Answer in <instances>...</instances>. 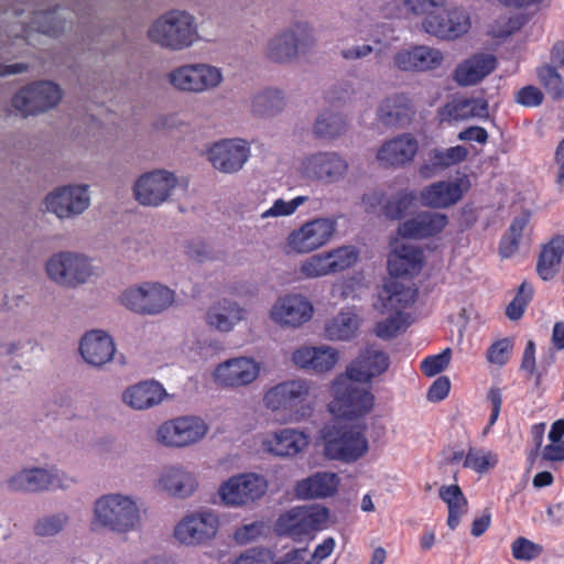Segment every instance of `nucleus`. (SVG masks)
I'll return each mask as SVG.
<instances>
[{
  "label": "nucleus",
  "instance_id": "1",
  "mask_svg": "<svg viewBox=\"0 0 564 564\" xmlns=\"http://www.w3.org/2000/svg\"><path fill=\"white\" fill-rule=\"evenodd\" d=\"M141 521L140 509L130 496L107 494L99 497L93 507L91 531L107 529L115 533L134 531Z\"/></svg>",
  "mask_w": 564,
  "mask_h": 564
},
{
  "label": "nucleus",
  "instance_id": "2",
  "mask_svg": "<svg viewBox=\"0 0 564 564\" xmlns=\"http://www.w3.org/2000/svg\"><path fill=\"white\" fill-rule=\"evenodd\" d=\"M324 455L329 459L354 463L368 451V441L360 429L347 424H329L322 431Z\"/></svg>",
  "mask_w": 564,
  "mask_h": 564
},
{
  "label": "nucleus",
  "instance_id": "3",
  "mask_svg": "<svg viewBox=\"0 0 564 564\" xmlns=\"http://www.w3.org/2000/svg\"><path fill=\"white\" fill-rule=\"evenodd\" d=\"M148 34L152 42L172 50L188 47L197 39L194 18L178 10L170 11L158 19Z\"/></svg>",
  "mask_w": 564,
  "mask_h": 564
},
{
  "label": "nucleus",
  "instance_id": "4",
  "mask_svg": "<svg viewBox=\"0 0 564 564\" xmlns=\"http://www.w3.org/2000/svg\"><path fill=\"white\" fill-rule=\"evenodd\" d=\"M348 375L335 379L332 386L334 400L329 403L330 412L346 417L356 419L369 413L373 408L375 397L366 388L358 386Z\"/></svg>",
  "mask_w": 564,
  "mask_h": 564
},
{
  "label": "nucleus",
  "instance_id": "5",
  "mask_svg": "<svg viewBox=\"0 0 564 564\" xmlns=\"http://www.w3.org/2000/svg\"><path fill=\"white\" fill-rule=\"evenodd\" d=\"M310 384L306 380H289L272 387L264 394L263 402L272 411L290 412L291 421H300L312 413L307 402Z\"/></svg>",
  "mask_w": 564,
  "mask_h": 564
},
{
  "label": "nucleus",
  "instance_id": "6",
  "mask_svg": "<svg viewBox=\"0 0 564 564\" xmlns=\"http://www.w3.org/2000/svg\"><path fill=\"white\" fill-rule=\"evenodd\" d=\"M327 519L328 510L324 507H293L279 516L275 532L301 542L321 530Z\"/></svg>",
  "mask_w": 564,
  "mask_h": 564
},
{
  "label": "nucleus",
  "instance_id": "7",
  "mask_svg": "<svg viewBox=\"0 0 564 564\" xmlns=\"http://www.w3.org/2000/svg\"><path fill=\"white\" fill-rule=\"evenodd\" d=\"M121 304L141 315H158L174 302V292L159 283H144L127 289L120 296Z\"/></svg>",
  "mask_w": 564,
  "mask_h": 564
},
{
  "label": "nucleus",
  "instance_id": "8",
  "mask_svg": "<svg viewBox=\"0 0 564 564\" xmlns=\"http://www.w3.org/2000/svg\"><path fill=\"white\" fill-rule=\"evenodd\" d=\"M422 30L438 40L454 41L471 28L470 14L463 6L445 4L435 15L421 22Z\"/></svg>",
  "mask_w": 564,
  "mask_h": 564
},
{
  "label": "nucleus",
  "instance_id": "9",
  "mask_svg": "<svg viewBox=\"0 0 564 564\" xmlns=\"http://www.w3.org/2000/svg\"><path fill=\"white\" fill-rule=\"evenodd\" d=\"M314 46L311 31L301 24L275 34L267 44V57L279 64L289 63L300 54H306Z\"/></svg>",
  "mask_w": 564,
  "mask_h": 564
},
{
  "label": "nucleus",
  "instance_id": "10",
  "mask_svg": "<svg viewBox=\"0 0 564 564\" xmlns=\"http://www.w3.org/2000/svg\"><path fill=\"white\" fill-rule=\"evenodd\" d=\"M358 257L359 252L355 247L343 246L308 257L302 261L299 272L305 279L326 276L352 267Z\"/></svg>",
  "mask_w": 564,
  "mask_h": 564
},
{
  "label": "nucleus",
  "instance_id": "11",
  "mask_svg": "<svg viewBox=\"0 0 564 564\" xmlns=\"http://www.w3.org/2000/svg\"><path fill=\"white\" fill-rule=\"evenodd\" d=\"M62 98L58 85L43 80L20 89L12 98V106L24 117L44 112L55 107Z\"/></svg>",
  "mask_w": 564,
  "mask_h": 564
},
{
  "label": "nucleus",
  "instance_id": "12",
  "mask_svg": "<svg viewBox=\"0 0 564 564\" xmlns=\"http://www.w3.org/2000/svg\"><path fill=\"white\" fill-rule=\"evenodd\" d=\"M48 278L64 286L85 283L91 274L88 260L77 253L62 251L53 254L46 262Z\"/></svg>",
  "mask_w": 564,
  "mask_h": 564
},
{
  "label": "nucleus",
  "instance_id": "13",
  "mask_svg": "<svg viewBox=\"0 0 564 564\" xmlns=\"http://www.w3.org/2000/svg\"><path fill=\"white\" fill-rule=\"evenodd\" d=\"M221 80V72L208 64H187L169 74L170 84L182 91L202 93L216 88Z\"/></svg>",
  "mask_w": 564,
  "mask_h": 564
},
{
  "label": "nucleus",
  "instance_id": "14",
  "mask_svg": "<svg viewBox=\"0 0 564 564\" xmlns=\"http://www.w3.org/2000/svg\"><path fill=\"white\" fill-rule=\"evenodd\" d=\"M337 224L330 218L306 221L288 236V246L296 253H310L326 246L336 231Z\"/></svg>",
  "mask_w": 564,
  "mask_h": 564
},
{
  "label": "nucleus",
  "instance_id": "15",
  "mask_svg": "<svg viewBox=\"0 0 564 564\" xmlns=\"http://www.w3.org/2000/svg\"><path fill=\"white\" fill-rule=\"evenodd\" d=\"M177 185V177L166 170L142 174L133 186L135 199L143 206L158 207L166 202Z\"/></svg>",
  "mask_w": 564,
  "mask_h": 564
},
{
  "label": "nucleus",
  "instance_id": "16",
  "mask_svg": "<svg viewBox=\"0 0 564 564\" xmlns=\"http://www.w3.org/2000/svg\"><path fill=\"white\" fill-rule=\"evenodd\" d=\"M268 489L267 480L253 473L230 477L218 490L226 506H243L261 498Z\"/></svg>",
  "mask_w": 564,
  "mask_h": 564
},
{
  "label": "nucleus",
  "instance_id": "17",
  "mask_svg": "<svg viewBox=\"0 0 564 564\" xmlns=\"http://www.w3.org/2000/svg\"><path fill=\"white\" fill-rule=\"evenodd\" d=\"M208 431L205 422L196 416H181L163 423L158 440L171 447H183L202 440Z\"/></svg>",
  "mask_w": 564,
  "mask_h": 564
},
{
  "label": "nucleus",
  "instance_id": "18",
  "mask_svg": "<svg viewBox=\"0 0 564 564\" xmlns=\"http://www.w3.org/2000/svg\"><path fill=\"white\" fill-rule=\"evenodd\" d=\"M250 156V147L243 139H224L208 150V160L219 172L240 171Z\"/></svg>",
  "mask_w": 564,
  "mask_h": 564
},
{
  "label": "nucleus",
  "instance_id": "19",
  "mask_svg": "<svg viewBox=\"0 0 564 564\" xmlns=\"http://www.w3.org/2000/svg\"><path fill=\"white\" fill-rule=\"evenodd\" d=\"M219 521L212 511L193 513L181 520L174 530L176 540L186 545H197L213 539Z\"/></svg>",
  "mask_w": 564,
  "mask_h": 564
},
{
  "label": "nucleus",
  "instance_id": "20",
  "mask_svg": "<svg viewBox=\"0 0 564 564\" xmlns=\"http://www.w3.org/2000/svg\"><path fill=\"white\" fill-rule=\"evenodd\" d=\"M347 161L336 152H317L307 156L302 164L304 176L324 183H334L344 177Z\"/></svg>",
  "mask_w": 564,
  "mask_h": 564
},
{
  "label": "nucleus",
  "instance_id": "21",
  "mask_svg": "<svg viewBox=\"0 0 564 564\" xmlns=\"http://www.w3.org/2000/svg\"><path fill=\"white\" fill-rule=\"evenodd\" d=\"M7 486L12 491L25 492H39L65 487L57 469L40 467L22 469L7 480Z\"/></svg>",
  "mask_w": 564,
  "mask_h": 564
},
{
  "label": "nucleus",
  "instance_id": "22",
  "mask_svg": "<svg viewBox=\"0 0 564 564\" xmlns=\"http://www.w3.org/2000/svg\"><path fill=\"white\" fill-rule=\"evenodd\" d=\"M443 53L426 45H414L398 51L393 56V65L400 72L424 73L438 68L443 63Z\"/></svg>",
  "mask_w": 564,
  "mask_h": 564
},
{
  "label": "nucleus",
  "instance_id": "23",
  "mask_svg": "<svg viewBox=\"0 0 564 564\" xmlns=\"http://www.w3.org/2000/svg\"><path fill=\"white\" fill-rule=\"evenodd\" d=\"M46 209L58 218L82 214L89 206L87 186H64L45 198Z\"/></svg>",
  "mask_w": 564,
  "mask_h": 564
},
{
  "label": "nucleus",
  "instance_id": "24",
  "mask_svg": "<svg viewBox=\"0 0 564 564\" xmlns=\"http://www.w3.org/2000/svg\"><path fill=\"white\" fill-rule=\"evenodd\" d=\"M389 366V355L375 345H368L347 367L346 373L354 381L369 383L375 377L384 373Z\"/></svg>",
  "mask_w": 564,
  "mask_h": 564
},
{
  "label": "nucleus",
  "instance_id": "25",
  "mask_svg": "<svg viewBox=\"0 0 564 564\" xmlns=\"http://www.w3.org/2000/svg\"><path fill=\"white\" fill-rule=\"evenodd\" d=\"M312 303L301 294H286L278 299L271 308V318L285 326L299 327L313 316Z\"/></svg>",
  "mask_w": 564,
  "mask_h": 564
},
{
  "label": "nucleus",
  "instance_id": "26",
  "mask_svg": "<svg viewBox=\"0 0 564 564\" xmlns=\"http://www.w3.org/2000/svg\"><path fill=\"white\" fill-rule=\"evenodd\" d=\"M260 367L251 358L239 357L219 364L214 371L215 381L228 388L245 387L259 376Z\"/></svg>",
  "mask_w": 564,
  "mask_h": 564
},
{
  "label": "nucleus",
  "instance_id": "27",
  "mask_svg": "<svg viewBox=\"0 0 564 564\" xmlns=\"http://www.w3.org/2000/svg\"><path fill=\"white\" fill-rule=\"evenodd\" d=\"M419 151V142L411 133H402L386 141L377 152V160L384 166L404 167Z\"/></svg>",
  "mask_w": 564,
  "mask_h": 564
},
{
  "label": "nucleus",
  "instance_id": "28",
  "mask_svg": "<svg viewBox=\"0 0 564 564\" xmlns=\"http://www.w3.org/2000/svg\"><path fill=\"white\" fill-rule=\"evenodd\" d=\"M448 218L437 212H421L400 224L398 232L403 238L426 239L433 237L447 226Z\"/></svg>",
  "mask_w": 564,
  "mask_h": 564
},
{
  "label": "nucleus",
  "instance_id": "29",
  "mask_svg": "<svg viewBox=\"0 0 564 564\" xmlns=\"http://www.w3.org/2000/svg\"><path fill=\"white\" fill-rule=\"evenodd\" d=\"M115 351L112 338L104 330H90L83 336L79 343V352L83 359L94 367H101L109 362Z\"/></svg>",
  "mask_w": 564,
  "mask_h": 564
},
{
  "label": "nucleus",
  "instance_id": "30",
  "mask_svg": "<svg viewBox=\"0 0 564 564\" xmlns=\"http://www.w3.org/2000/svg\"><path fill=\"white\" fill-rule=\"evenodd\" d=\"M496 66L497 59L492 54L477 53L456 66L453 79L460 87L473 86L492 73Z\"/></svg>",
  "mask_w": 564,
  "mask_h": 564
},
{
  "label": "nucleus",
  "instance_id": "31",
  "mask_svg": "<svg viewBox=\"0 0 564 564\" xmlns=\"http://www.w3.org/2000/svg\"><path fill=\"white\" fill-rule=\"evenodd\" d=\"M414 107L405 94H393L386 97L378 108V119L387 127L403 128L414 116Z\"/></svg>",
  "mask_w": 564,
  "mask_h": 564
},
{
  "label": "nucleus",
  "instance_id": "32",
  "mask_svg": "<svg viewBox=\"0 0 564 564\" xmlns=\"http://www.w3.org/2000/svg\"><path fill=\"white\" fill-rule=\"evenodd\" d=\"M468 150L463 145L448 149H432L427 152L419 166V174L422 178L429 180L442 171L462 163L466 160Z\"/></svg>",
  "mask_w": 564,
  "mask_h": 564
},
{
  "label": "nucleus",
  "instance_id": "33",
  "mask_svg": "<svg viewBox=\"0 0 564 564\" xmlns=\"http://www.w3.org/2000/svg\"><path fill=\"white\" fill-rule=\"evenodd\" d=\"M462 182L463 180L438 181L424 187L420 193L421 204L431 208H447L455 205L464 195Z\"/></svg>",
  "mask_w": 564,
  "mask_h": 564
},
{
  "label": "nucleus",
  "instance_id": "34",
  "mask_svg": "<svg viewBox=\"0 0 564 564\" xmlns=\"http://www.w3.org/2000/svg\"><path fill=\"white\" fill-rule=\"evenodd\" d=\"M308 444L304 432L294 429H282L263 440L264 451L280 457L295 456Z\"/></svg>",
  "mask_w": 564,
  "mask_h": 564
},
{
  "label": "nucleus",
  "instance_id": "35",
  "mask_svg": "<svg viewBox=\"0 0 564 564\" xmlns=\"http://www.w3.org/2000/svg\"><path fill=\"white\" fill-rule=\"evenodd\" d=\"M417 291L395 280L393 276L386 280L376 307L382 312H401L402 308L414 303Z\"/></svg>",
  "mask_w": 564,
  "mask_h": 564
},
{
  "label": "nucleus",
  "instance_id": "36",
  "mask_svg": "<svg viewBox=\"0 0 564 564\" xmlns=\"http://www.w3.org/2000/svg\"><path fill=\"white\" fill-rule=\"evenodd\" d=\"M245 315L246 310L236 301L223 299L208 307L206 323L212 328L228 333L245 318Z\"/></svg>",
  "mask_w": 564,
  "mask_h": 564
},
{
  "label": "nucleus",
  "instance_id": "37",
  "mask_svg": "<svg viewBox=\"0 0 564 564\" xmlns=\"http://www.w3.org/2000/svg\"><path fill=\"white\" fill-rule=\"evenodd\" d=\"M423 251L415 246L402 245L388 258V271L391 276H414L423 265Z\"/></svg>",
  "mask_w": 564,
  "mask_h": 564
},
{
  "label": "nucleus",
  "instance_id": "38",
  "mask_svg": "<svg viewBox=\"0 0 564 564\" xmlns=\"http://www.w3.org/2000/svg\"><path fill=\"white\" fill-rule=\"evenodd\" d=\"M292 360L300 368L322 373L334 368L338 354L329 347H301L293 352Z\"/></svg>",
  "mask_w": 564,
  "mask_h": 564
},
{
  "label": "nucleus",
  "instance_id": "39",
  "mask_svg": "<svg viewBox=\"0 0 564 564\" xmlns=\"http://www.w3.org/2000/svg\"><path fill=\"white\" fill-rule=\"evenodd\" d=\"M442 121H460L470 118H487L488 101L484 98H458L447 102L441 110Z\"/></svg>",
  "mask_w": 564,
  "mask_h": 564
},
{
  "label": "nucleus",
  "instance_id": "40",
  "mask_svg": "<svg viewBox=\"0 0 564 564\" xmlns=\"http://www.w3.org/2000/svg\"><path fill=\"white\" fill-rule=\"evenodd\" d=\"M339 478L335 473H315L297 481L295 494L301 499L325 498L337 491Z\"/></svg>",
  "mask_w": 564,
  "mask_h": 564
},
{
  "label": "nucleus",
  "instance_id": "41",
  "mask_svg": "<svg viewBox=\"0 0 564 564\" xmlns=\"http://www.w3.org/2000/svg\"><path fill=\"white\" fill-rule=\"evenodd\" d=\"M166 391L163 386L156 381H143L128 388L123 392V401L135 410H144L159 404Z\"/></svg>",
  "mask_w": 564,
  "mask_h": 564
},
{
  "label": "nucleus",
  "instance_id": "42",
  "mask_svg": "<svg viewBox=\"0 0 564 564\" xmlns=\"http://www.w3.org/2000/svg\"><path fill=\"white\" fill-rule=\"evenodd\" d=\"M564 256V235L554 236L540 252L536 273L543 281L552 280Z\"/></svg>",
  "mask_w": 564,
  "mask_h": 564
},
{
  "label": "nucleus",
  "instance_id": "43",
  "mask_svg": "<svg viewBox=\"0 0 564 564\" xmlns=\"http://www.w3.org/2000/svg\"><path fill=\"white\" fill-rule=\"evenodd\" d=\"M160 486L170 495L184 498L194 491L196 482L193 475L182 467L171 466L163 469Z\"/></svg>",
  "mask_w": 564,
  "mask_h": 564
},
{
  "label": "nucleus",
  "instance_id": "44",
  "mask_svg": "<svg viewBox=\"0 0 564 564\" xmlns=\"http://www.w3.org/2000/svg\"><path fill=\"white\" fill-rule=\"evenodd\" d=\"M357 329V316L350 312H340L325 325V335L330 340H348Z\"/></svg>",
  "mask_w": 564,
  "mask_h": 564
},
{
  "label": "nucleus",
  "instance_id": "45",
  "mask_svg": "<svg viewBox=\"0 0 564 564\" xmlns=\"http://www.w3.org/2000/svg\"><path fill=\"white\" fill-rule=\"evenodd\" d=\"M347 128L345 119L336 112H322L314 123V133L321 139H335L341 135Z\"/></svg>",
  "mask_w": 564,
  "mask_h": 564
},
{
  "label": "nucleus",
  "instance_id": "46",
  "mask_svg": "<svg viewBox=\"0 0 564 564\" xmlns=\"http://www.w3.org/2000/svg\"><path fill=\"white\" fill-rule=\"evenodd\" d=\"M31 23L37 32L50 36H57L66 28V21L59 18L57 7L47 11L34 12Z\"/></svg>",
  "mask_w": 564,
  "mask_h": 564
},
{
  "label": "nucleus",
  "instance_id": "47",
  "mask_svg": "<svg viewBox=\"0 0 564 564\" xmlns=\"http://www.w3.org/2000/svg\"><path fill=\"white\" fill-rule=\"evenodd\" d=\"M284 107V98L278 89H264L253 97L252 110L258 116H273Z\"/></svg>",
  "mask_w": 564,
  "mask_h": 564
},
{
  "label": "nucleus",
  "instance_id": "48",
  "mask_svg": "<svg viewBox=\"0 0 564 564\" xmlns=\"http://www.w3.org/2000/svg\"><path fill=\"white\" fill-rule=\"evenodd\" d=\"M557 69L549 64L536 68L540 85L553 100H560L564 97V80Z\"/></svg>",
  "mask_w": 564,
  "mask_h": 564
},
{
  "label": "nucleus",
  "instance_id": "49",
  "mask_svg": "<svg viewBox=\"0 0 564 564\" xmlns=\"http://www.w3.org/2000/svg\"><path fill=\"white\" fill-rule=\"evenodd\" d=\"M528 223V216H520L512 220L507 234L499 243V252L502 258H509L518 250L520 239Z\"/></svg>",
  "mask_w": 564,
  "mask_h": 564
},
{
  "label": "nucleus",
  "instance_id": "50",
  "mask_svg": "<svg viewBox=\"0 0 564 564\" xmlns=\"http://www.w3.org/2000/svg\"><path fill=\"white\" fill-rule=\"evenodd\" d=\"M69 517L65 512L44 516L34 523L33 532L41 538L55 536L68 524Z\"/></svg>",
  "mask_w": 564,
  "mask_h": 564
},
{
  "label": "nucleus",
  "instance_id": "51",
  "mask_svg": "<svg viewBox=\"0 0 564 564\" xmlns=\"http://www.w3.org/2000/svg\"><path fill=\"white\" fill-rule=\"evenodd\" d=\"M416 196L413 192L402 191L386 200L383 214L389 219L403 218L413 205Z\"/></svg>",
  "mask_w": 564,
  "mask_h": 564
},
{
  "label": "nucleus",
  "instance_id": "52",
  "mask_svg": "<svg viewBox=\"0 0 564 564\" xmlns=\"http://www.w3.org/2000/svg\"><path fill=\"white\" fill-rule=\"evenodd\" d=\"M497 464V454L475 448H469L464 460V467L471 468L479 474L488 471L490 468H494Z\"/></svg>",
  "mask_w": 564,
  "mask_h": 564
},
{
  "label": "nucleus",
  "instance_id": "53",
  "mask_svg": "<svg viewBox=\"0 0 564 564\" xmlns=\"http://www.w3.org/2000/svg\"><path fill=\"white\" fill-rule=\"evenodd\" d=\"M404 326L402 312H393L386 319L376 324L375 334L381 339L394 338Z\"/></svg>",
  "mask_w": 564,
  "mask_h": 564
},
{
  "label": "nucleus",
  "instance_id": "54",
  "mask_svg": "<svg viewBox=\"0 0 564 564\" xmlns=\"http://www.w3.org/2000/svg\"><path fill=\"white\" fill-rule=\"evenodd\" d=\"M512 556L520 561H531L539 557L543 546L530 541L527 538H517L511 545Z\"/></svg>",
  "mask_w": 564,
  "mask_h": 564
},
{
  "label": "nucleus",
  "instance_id": "55",
  "mask_svg": "<svg viewBox=\"0 0 564 564\" xmlns=\"http://www.w3.org/2000/svg\"><path fill=\"white\" fill-rule=\"evenodd\" d=\"M451 357V348L444 349L441 354L429 356L421 361V371L427 377L436 376L447 368Z\"/></svg>",
  "mask_w": 564,
  "mask_h": 564
},
{
  "label": "nucleus",
  "instance_id": "56",
  "mask_svg": "<svg viewBox=\"0 0 564 564\" xmlns=\"http://www.w3.org/2000/svg\"><path fill=\"white\" fill-rule=\"evenodd\" d=\"M446 2L447 0H403V4L409 12L424 17L423 19L435 15Z\"/></svg>",
  "mask_w": 564,
  "mask_h": 564
},
{
  "label": "nucleus",
  "instance_id": "57",
  "mask_svg": "<svg viewBox=\"0 0 564 564\" xmlns=\"http://www.w3.org/2000/svg\"><path fill=\"white\" fill-rule=\"evenodd\" d=\"M307 198L305 196H297L290 202L276 199L273 205L261 214V218L289 216L292 215Z\"/></svg>",
  "mask_w": 564,
  "mask_h": 564
},
{
  "label": "nucleus",
  "instance_id": "58",
  "mask_svg": "<svg viewBox=\"0 0 564 564\" xmlns=\"http://www.w3.org/2000/svg\"><path fill=\"white\" fill-rule=\"evenodd\" d=\"M267 525L263 521H254L249 524L241 525L235 531L234 538L239 544H247L264 535Z\"/></svg>",
  "mask_w": 564,
  "mask_h": 564
},
{
  "label": "nucleus",
  "instance_id": "59",
  "mask_svg": "<svg viewBox=\"0 0 564 564\" xmlns=\"http://www.w3.org/2000/svg\"><path fill=\"white\" fill-rule=\"evenodd\" d=\"M513 347L509 338H502L495 341L487 350V359L491 364L505 365L509 359V354Z\"/></svg>",
  "mask_w": 564,
  "mask_h": 564
},
{
  "label": "nucleus",
  "instance_id": "60",
  "mask_svg": "<svg viewBox=\"0 0 564 564\" xmlns=\"http://www.w3.org/2000/svg\"><path fill=\"white\" fill-rule=\"evenodd\" d=\"M446 505L448 508L447 525L451 530H455L460 522L462 516L467 512L468 501L462 492V496L452 499V501Z\"/></svg>",
  "mask_w": 564,
  "mask_h": 564
},
{
  "label": "nucleus",
  "instance_id": "61",
  "mask_svg": "<svg viewBox=\"0 0 564 564\" xmlns=\"http://www.w3.org/2000/svg\"><path fill=\"white\" fill-rule=\"evenodd\" d=\"M544 95L535 86L528 85L516 93L514 100L524 107H538L543 102Z\"/></svg>",
  "mask_w": 564,
  "mask_h": 564
},
{
  "label": "nucleus",
  "instance_id": "62",
  "mask_svg": "<svg viewBox=\"0 0 564 564\" xmlns=\"http://www.w3.org/2000/svg\"><path fill=\"white\" fill-rule=\"evenodd\" d=\"M375 52V47L370 44H356L350 46H344L339 51V55L347 62H354L365 59Z\"/></svg>",
  "mask_w": 564,
  "mask_h": 564
},
{
  "label": "nucleus",
  "instance_id": "63",
  "mask_svg": "<svg viewBox=\"0 0 564 564\" xmlns=\"http://www.w3.org/2000/svg\"><path fill=\"white\" fill-rule=\"evenodd\" d=\"M451 389V381L447 377H438L430 387L427 391V400L432 402H440L444 400Z\"/></svg>",
  "mask_w": 564,
  "mask_h": 564
},
{
  "label": "nucleus",
  "instance_id": "64",
  "mask_svg": "<svg viewBox=\"0 0 564 564\" xmlns=\"http://www.w3.org/2000/svg\"><path fill=\"white\" fill-rule=\"evenodd\" d=\"M186 254L198 262L212 259V250L202 240H191L186 245Z\"/></svg>",
  "mask_w": 564,
  "mask_h": 564
}]
</instances>
